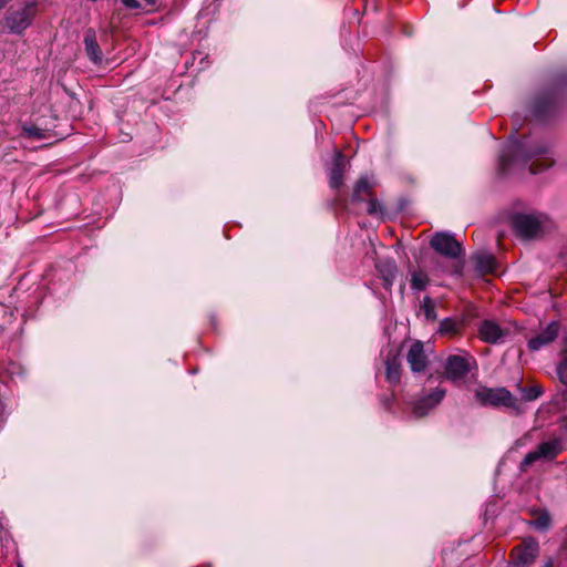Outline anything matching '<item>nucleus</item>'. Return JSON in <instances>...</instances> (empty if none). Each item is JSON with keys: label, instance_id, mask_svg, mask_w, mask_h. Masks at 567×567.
I'll return each mask as SVG.
<instances>
[{"label": "nucleus", "instance_id": "9", "mask_svg": "<svg viewBox=\"0 0 567 567\" xmlns=\"http://www.w3.org/2000/svg\"><path fill=\"white\" fill-rule=\"evenodd\" d=\"M539 553L537 540L533 538L525 539L520 545L512 550V561L518 567L530 565Z\"/></svg>", "mask_w": 567, "mask_h": 567}, {"label": "nucleus", "instance_id": "8", "mask_svg": "<svg viewBox=\"0 0 567 567\" xmlns=\"http://www.w3.org/2000/svg\"><path fill=\"white\" fill-rule=\"evenodd\" d=\"M430 351L425 348V344L415 340L410 346L406 353V362L413 373L424 372L429 365Z\"/></svg>", "mask_w": 567, "mask_h": 567}, {"label": "nucleus", "instance_id": "3", "mask_svg": "<svg viewBox=\"0 0 567 567\" xmlns=\"http://www.w3.org/2000/svg\"><path fill=\"white\" fill-rule=\"evenodd\" d=\"M475 399L481 405L506 408L519 411L517 399L506 388L480 386L475 390Z\"/></svg>", "mask_w": 567, "mask_h": 567}, {"label": "nucleus", "instance_id": "7", "mask_svg": "<svg viewBox=\"0 0 567 567\" xmlns=\"http://www.w3.org/2000/svg\"><path fill=\"white\" fill-rule=\"evenodd\" d=\"M446 394V390L441 386H436L429 393L421 395L417 400L412 403L411 410L415 417L425 416L431 410L436 408Z\"/></svg>", "mask_w": 567, "mask_h": 567}, {"label": "nucleus", "instance_id": "4", "mask_svg": "<svg viewBox=\"0 0 567 567\" xmlns=\"http://www.w3.org/2000/svg\"><path fill=\"white\" fill-rule=\"evenodd\" d=\"M546 221L543 214H518L513 218V226L520 237L533 238L544 231Z\"/></svg>", "mask_w": 567, "mask_h": 567}, {"label": "nucleus", "instance_id": "25", "mask_svg": "<svg viewBox=\"0 0 567 567\" xmlns=\"http://www.w3.org/2000/svg\"><path fill=\"white\" fill-rule=\"evenodd\" d=\"M550 519L547 515H540L534 520V525L537 529H546L549 526Z\"/></svg>", "mask_w": 567, "mask_h": 567}, {"label": "nucleus", "instance_id": "5", "mask_svg": "<svg viewBox=\"0 0 567 567\" xmlns=\"http://www.w3.org/2000/svg\"><path fill=\"white\" fill-rule=\"evenodd\" d=\"M431 247L449 259H456L463 254L462 245L450 233H436L431 239Z\"/></svg>", "mask_w": 567, "mask_h": 567}, {"label": "nucleus", "instance_id": "18", "mask_svg": "<svg viewBox=\"0 0 567 567\" xmlns=\"http://www.w3.org/2000/svg\"><path fill=\"white\" fill-rule=\"evenodd\" d=\"M371 196V185L369 184L365 177H361L358 179L353 194L352 200L361 202L365 200V198Z\"/></svg>", "mask_w": 567, "mask_h": 567}, {"label": "nucleus", "instance_id": "6", "mask_svg": "<svg viewBox=\"0 0 567 567\" xmlns=\"http://www.w3.org/2000/svg\"><path fill=\"white\" fill-rule=\"evenodd\" d=\"M471 371V361L463 355H449L444 364L445 378L454 384L461 383Z\"/></svg>", "mask_w": 567, "mask_h": 567}, {"label": "nucleus", "instance_id": "11", "mask_svg": "<svg viewBox=\"0 0 567 567\" xmlns=\"http://www.w3.org/2000/svg\"><path fill=\"white\" fill-rule=\"evenodd\" d=\"M54 124L51 125L42 124V123H24L22 125L23 135L31 140H47L51 137H55L56 134L53 131Z\"/></svg>", "mask_w": 567, "mask_h": 567}, {"label": "nucleus", "instance_id": "23", "mask_svg": "<svg viewBox=\"0 0 567 567\" xmlns=\"http://www.w3.org/2000/svg\"><path fill=\"white\" fill-rule=\"evenodd\" d=\"M424 315L426 319L429 320H435L436 319V311H435V305L431 297L426 296L424 297L422 305H421Z\"/></svg>", "mask_w": 567, "mask_h": 567}, {"label": "nucleus", "instance_id": "26", "mask_svg": "<svg viewBox=\"0 0 567 567\" xmlns=\"http://www.w3.org/2000/svg\"><path fill=\"white\" fill-rule=\"evenodd\" d=\"M121 2L127 9L136 10L141 8V2L138 0H121Z\"/></svg>", "mask_w": 567, "mask_h": 567}, {"label": "nucleus", "instance_id": "19", "mask_svg": "<svg viewBox=\"0 0 567 567\" xmlns=\"http://www.w3.org/2000/svg\"><path fill=\"white\" fill-rule=\"evenodd\" d=\"M556 372L559 381L567 385V337L564 340V348L560 353V361L557 364Z\"/></svg>", "mask_w": 567, "mask_h": 567}, {"label": "nucleus", "instance_id": "1", "mask_svg": "<svg viewBox=\"0 0 567 567\" xmlns=\"http://www.w3.org/2000/svg\"><path fill=\"white\" fill-rule=\"evenodd\" d=\"M529 165L530 174H538L554 164L550 150L547 144L529 146L523 142H513L506 145L499 155V172L506 174L516 164Z\"/></svg>", "mask_w": 567, "mask_h": 567}, {"label": "nucleus", "instance_id": "28", "mask_svg": "<svg viewBox=\"0 0 567 567\" xmlns=\"http://www.w3.org/2000/svg\"><path fill=\"white\" fill-rule=\"evenodd\" d=\"M147 4L154 6L156 0H144Z\"/></svg>", "mask_w": 567, "mask_h": 567}, {"label": "nucleus", "instance_id": "21", "mask_svg": "<svg viewBox=\"0 0 567 567\" xmlns=\"http://www.w3.org/2000/svg\"><path fill=\"white\" fill-rule=\"evenodd\" d=\"M429 277L423 271H413L411 274V288L413 290H424L427 287Z\"/></svg>", "mask_w": 567, "mask_h": 567}, {"label": "nucleus", "instance_id": "20", "mask_svg": "<svg viewBox=\"0 0 567 567\" xmlns=\"http://www.w3.org/2000/svg\"><path fill=\"white\" fill-rule=\"evenodd\" d=\"M462 324L454 319L446 318L440 322L439 331L441 334H456L460 332Z\"/></svg>", "mask_w": 567, "mask_h": 567}, {"label": "nucleus", "instance_id": "24", "mask_svg": "<svg viewBox=\"0 0 567 567\" xmlns=\"http://www.w3.org/2000/svg\"><path fill=\"white\" fill-rule=\"evenodd\" d=\"M379 212H381L380 203L375 198H372L371 196L368 197L367 213L370 215H374L378 214Z\"/></svg>", "mask_w": 567, "mask_h": 567}, {"label": "nucleus", "instance_id": "14", "mask_svg": "<svg viewBox=\"0 0 567 567\" xmlns=\"http://www.w3.org/2000/svg\"><path fill=\"white\" fill-rule=\"evenodd\" d=\"M480 338L487 343H496L504 337V331L501 327L491 320H485L478 328Z\"/></svg>", "mask_w": 567, "mask_h": 567}, {"label": "nucleus", "instance_id": "10", "mask_svg": "<svg viewBox=\"0 0 567 567\" xmlns=\"http://www.w3.org/2000/svg\"><path fill=\"white\" fill-rule=\"evenodd\" d=\"M559 324L556 321L550 322L544 330L538 334L530 338L528 341V348L532 351H537L543 347L551 343L558 336Z\"/></svg>", "mask_w": 567, "mask_h": 567}, {"label": "nucleus", "instance_id": "29", "mask_svg": "<svg viewBox=\"0 0 567 567\" xmlns=\"http://www.w3.org/2000/svg\"><path fill=\"white\" fill-rule=\"evenodd\" d=\"M544 567H553V561H551V560H548V561L544 565Z\"/></svg>", "mask_w": 567, "mask_h": 567}, {"label": "nucleus", "instance_id": "16", "mask_svg": "<svg viewBox=\"0 0 567 567\" xmlns=\"http://www.w3.org/2000/svg\"><path fill=\"white\" fill-rule=\"evenodd\" d=\"M476 270L482 274H492L496 268L495 257L487 251H477L472 256Z\"/></svg>", "mask_w": 567, "mask_h": 567}, {"label": "nucleus", "instance_id": "17", "mask_svg": "<svg viewBox=\"0 0 567 567\" xmlns=\"http://www.w3.org/2000/svg\"><path fill=\"white\" fill-rule=\"evenodd\" d=\"M385 375L390 383L396 384L401 379V362L398 353L389 352L385 359Z\"/></svg>", "mask_w": 567, "mask_h": 567}, {"label": "nucleus", "instance_id": "12", "mask_svg": "<svg viewBox=\"0 0 567 567\" xmlns=\"http://www.w3.org/2000/svg\"><path fill=\"white\" fill-rule=\"evenodd\" d=\"M346 169V158L341 152L334 153L333 164L329 174V184L331 188L338 189L343 184V174Z\"/></svg>", "mask_w": 567, "mask_h": 567}, {"label": "nucleus", "instance_id": "15", "mask_svg": "<svg viewBox=\"0 0 567 567\" xmlns=\"http://www.w3.org/2000/svg\"><path fill=\"white\" fill-rule=\"evenodd\" d=\"M84 48L86 55L94 64H97L102 61L103 54L97 43L95 31L93 29H89L85 32Z\"/></svg>", "mask_w": 567, "mask_h": 567}, {"label": "nucleus", "instance_id": "13", "mask_svg": "<svg viewBox=\"0 0 567 567\" xmlns=\"http://www.w3.org/2000/svg\"><path fill=\"white\" fill-rule=\"evenodd\" d=\"M375 269L383 280L385 289H390L396 277V265L391 259H379L375 262Z\"/></svg>", "mask_w": 567, "mask_h": 567}, {"label": "nucleus", "instance_id": "22", "mask_svg": "<svg viewBox=\"0 0 567 567\" xmlns=\"http://www.w3.org/2000/svg\"><path fill=\"white\" fill-rule=\"evenodd\" d=\"M520 393L525 401H534L543 394V389L540 385L526 386L520 388Z\"/></svg>", "mask_w": 567, "mask_h": 567}, {"label": "nucleus", "instance_id": "2", "mask_svg": "<svg viewBox=\"0 0 567 567\" xmlns=\"http://www.w3.org/2000/svg\"><path fill=\"white\" fill-rule=\"evenodd\" d=\"M565 451V442L561 437L553 436L540 442L534 450L529 451L520 462L519 468L525 472L536 462H551Z\"/></svg>", "mask_w": 567, "mask_h": 567}, {"label": "nucleus", "instance_id": "27", "mask_svg": "<svg viewBox=\"0 0 567 567\" xmlns=\"http://www.w3.org/2000/svg\"><path fill=\"white\" fill-rule=\"evenodd\" d=\"M451 275H457L460 276L462 274V265H453L451 269L449 270Z\"/></svg>", "mask_w": 567, "mask_h": 567}]
</instances>
